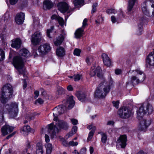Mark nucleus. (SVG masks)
<instances>
[{
	"mask_svg": "<svg viewBox=\"0 0 154 154\" xmlns=\"http://www.w3.org/2000/svg\"><path fill=\"white\" fill-rule=\"evenodd\" d=\"M111 21L113 23H115L116 21V18L114 16H111Z\"/></svg>",
	"mask_w": 154,
	"mask_h": 154,
	"instance_id": "obj_57",
	"label": "nucleus"
},
{
	"mask_svg": "<svg viewBox=\"0 0 154 154\" xmlns=\"http://www.w3.org/2000/svg\"><path fill=\"white\" fill-rule=\"evenodd\" d=\"M54 121L56 122L54 125V122L48 125V131L52 137L55 136L56 134L60 132L62 130H66L68 129L69 124L66 122L59 120L58 118L57 120Z\"/></svg>",
	"mask_w": 154,
	"mask_h": 154,
	"instance_id": "obj_4",
	"label": "nucleus"
},
{
	"mask_svg": "<svg viewBox=\"0 0 154 154\" xmlns=\"http://www.w3.org/2000/svg\"><path fill=\"white\" fill-rule=\"evenodd\" d=\"M84 0H74L73 2L75 6L80 5L84 2Z\"/></svg>",
	"mask_w": 154,
	"mask_h": 154,
	"instance_id": "obj_32",
	"label": "nucleus"
},
{
	"mask_svg": "<svg viewBox=\"0 0 154 154\" xmlns=\"http://www.w3.org/2000/svg\"><path fill=\"white\" fill-rule=\"evenodd\" d=\"M151 124V121L149 120H144L141 121L140 123L141 130L145 131L146 128Z\"/></svg>",
	"mask_w": 154,
	"mask_h": 154,
	"instance_id": "obj_19",
	"label": "nucleus"
},
{
	"mask_svg": "<svg viewBox=\"0 0 154 154\" xmlns=\"http://www.w3.org/2000/svg\"><path fill=\"white\" fill-rule=\"evenodd\" d=\"M51 50L50 44L46 43L41 45L38 47V50L41 55H44L49 52Z\"/></svg>",
	"mask_w": 154,
	"mask_h": 154,
	"instance_id": "obj_11",
	"label": "nucleus"
},
{
	"mask_svg": "<svg viewBox=\"0 0 154 154\" xmlns=\"http://www.w3.org/2000/svg\"><path fill=\"white\" fill-rule=\"evenodd\" d=\"M86 152V149L85 148H83L80 151V154H85Z\"/></svg>",
	"mask_w": 154,
	"mask_h": 154,
	"instance_id": "obj_51",
	"label": "nucleus"
},
{
	"mask_svg": "<svg viewBox=\"0 0 154 154\" xmlns=\"http://www.w3.org/2000/svg\"><path fill=\"white\" fill-rule=\"evenodd\" d=\"M94 127H96L95 126H94V125L92 124H91L89 125H88L87 127V128L90 130L91 129H93V128Z\"/></svg>",
	"mask_w": 154,
	"mask_h": 154,
	"instance_id": "obj_59",
	"label": "nucleus"
},
{
	"mask_svg": "<svg viewBox=\"0 0 154 154\" xmlns=\"http://www.w3.org/2000/svg\"><path fill=\"white\" fill-rule=\"evenodd\" d=\"M69 144L71 146H76L78 145V143L76 142H74L72 141H71L69 142Z\"/></svg>",
	"mask_w": 154,
	"mask_h": 154,
	"instance_id": "obj_45",
	"label": "nucleus"
},
{
	"mask_svg": "<svg viewBox=\"0 0 154 154\" xmlns=\"http://www.w3.org/2000/svg\"><path fill=\"white\" fill-rule=\"evenodd\" d=\"M62 144L63 146H66L68 145L67 142L64 139L62 140Z\"/></svg>",
	"mask_w": 154,
	"mask_h": 154,
	"instance_id": "obj_48",
	"label": "nucleus"
},
{
	"mask_svg": "<svg viewBox=\"0 0 154 154\" xmlns=\"http://www.w3.org/2000/svg\"><path fill=\"white\" fill-rule=\"evenodd\" d=\"M96 129V127H94L93 128V129H92L89 133L88 136L87 140L88 141H89L91 140L94 135V133Z\"/></svg>",
	"mask_w": 154,
	"mask_h": 154,
	"instance_id": "obj_31",
	"label": "nucleus"
},
{
	"mask_svg": "<svg viewBox=\"0 0 154 154\" xmlns=\"http://www.w3.org/2000/svg\"><path fill=\"white\" fill-rule=\"evenodd\" d=\"M58 92L60 94L63 93L65 92V90L63 88H60L59 89Z\"/></svg>",
	"mask_w": 154,
	"mask_h": 154,
	"instance_id": "obj_53",
	"label": "nucleus"
},
{
	"mask_svg": "<svg viewBox=\"0 0 154 154\" xmlns=\"http://www.w3.org/2000/svg\"><path fill=\"white\" fill-rule=\"evenodd\" d=\"M59 16H57L56 14L53 15L51 17V18L52 20H54L55 19L57 20V19L58 18Z\"/></svg>",
	"mask_w": 154,
	"mask_h": 154,
	"instance_id": "obj_55",
	"label": "nucleus"
},
{
	"mask_svg": "<svg viewBox=\"0 0 154 154\" xmlns=\"http://www.w3.org/2000/svg\"><path fill=\"white\" fill-rule=\"evenodd\" d=\"M119 116L122 119L128 118L131 115V111L126 107L120 108L118 112Z\"/></svg>",
	"mask_w": 154,
	"mask_h": 154,
	"instance_id": "obj_8",
	"label": "nucleus"
},
{
	"mask_svg": "<svg viewBox=\"0 0 154 154\" xmlns=\"http://www.w3.org/2000/svg\"><path fill=\"white\" fill-rule=\"evenodd\" d=\"M104 64L108 67L111 65V62L110 59L106 54L103 53L101 55Z\"/></svg>",
	"mask_w": 154,
	"mask_h": 154,
	"instance_id": "obj_18",
	"label": "nucleus"
},
{
	"mask_svg": "<svg viewBox=\"0 0 154 154\" xmlns=\"http://www.w3.org/2000/svg\"><path fill=\"white\" fill-rule=\"evenodd\" d=\"M119 101H113L112 102V103L113 104V106L117 109H118L119 108Z\"/></svg>",
	"mask_w": 154,
	"mask_h": 154,
	"instance_id": "obj_41",
	"label": "nucleus"
},
{
	"mask_svg": "<svg viewBox=\"0 0 154 154\" xmlns=\"http://www.w3.org/2000/svg\"><path fill=\"white\" fill-rule=\"evenodd\" d=\"M84 29L81 27L77 29L75 31L74 35L75 37L77 39L80 38L84 34Z\"/></svg>",
	"mask_w": 154,
	"mask_h": 154,
	"instance_id": "obj_22",
	"label": "nucleus"
},
{
	"mask_svg": "<svg viewBox=\"0 0 154 154\" xmlns=\"http://www.w3.org/2000/svg\"><path fill=\"white\" fill-rule=\"evenodd\" d=\"M72 124L73 125H76L78 123V120L75 119H71Z\"/></svg>",
	"mask_w": 154,
	"mask_h": 154,
	"instance_id": "obj_46",
	"label": "nucleus"
},
{
	"mask_svg": "<svg viewBox=\"0 0 154 154\" xmlns=\"http://www.w3.org/2000/svg\"><path fill=\"white\" fill-rule=\"evenodd\" d=\"M54 26H52L51 28L49 29H48L47 31V36L49 37V38H51V37L50 36V33L52 32L53 30L54 29Z\"/></svg>",
	"mask_w": 154,
	"mask_h": 154,
	"instance_id": "obj_40",
	"label": "nucleus"
},
{
	"mask_svg": "<svg viewBox=\"0 0 154 154\" xmlns=\"http://www.w3.org/2000/svg\"><path fill=\"white\" fill-rule=\"evenodd\" d=\"M102 136L101 141L103 143H105L107 140V136L105 133H102L101 134Z\"/></svg>",
	"mask_w": 154,
	"mask_h": 154,
	"instance_id": "obj_36",
	"label": "nucleus"
},
{
	"mask_svg": "<svg viewBox=\"0 0 154 154\" xmlns=\"http://www.w3.org/2000/svg\"><path fill=\"white\" fill-rule=\"evenodd\" d=\"M116 12V11L115 9L112 8L108 9L106 11V13L109 14H115Z\"/></svg>",
	"mask_w": 154,
	"mask_h": 154,
	"instance_id": "obj_39",
	"label": "nucleus"
},
{
	"mask_svg": "<svg viewBox=\"0 0 154 154\" xmlns=\"http://www.w3.org/2000/svg\"><path fill=\"white\" fill-rule=\"evenodd\" d=\"M135 72L137 73L135 76H132L131 79L130 83L133 85H136L143 81L145 79V75L143 72L139 69L133 70L131 73Z\"/></svg>",
	"mask_w": 154,
	"mask_h": 154,
	"instance_id": "obj_7",
	"label": "nucleus"
},
{
	"mask_svg": "<svg viewBox=\"0 0 154 154\" xmlns=\"http://www.w3.org/2000/svg\"><path fill=\"white\" fill-rule=\"evenodd\" d=\"M94 152V149L92 147H90V153L92 154L93 152Z\"/></svg>",
	"mask_w": 154,
	"mask_h": 154,
	"instance_id": "obj_64",
	"label": "nucleus"
},
{
	"mask_svg": "<svg viewBox=\"0 0 154 154\" xmlns=\"http://www.w3.org/2000/svg\"><path fill=\"white\" fill-rule=\"evenodd\" d=\"M122 148H124L126 146L127 137L125 135L121 136L117 140Z\"/></svg>",
	"mask_w": 154,
	"mask_h": 154,
	"instance_id": "obj_17",
	"label": "nucleus"
},
{
	"mask_svg": "<svg viewBox=\"0 0 154 154\" xmlns=\"http://www.w3.org/2000/svg\"><path fill=\"white\" fill-rule=\"evenodd\" d=\"M43 8L45 9H49L51 8L53 6V4L49 0H46L43 2Z\"/></svg>",
	"mask_w": 154,
	"mask_h": 154,
	"instance_id": "obj_24",
	"label": "nucleus"
},
{
	"mask_svg": "<svg viewBox=\"0 0 154 154\" xmlns=\"http://www.w3.org/2000/svg\"><path fill=\"white\" fill-rule=\"evenodd\" d=\"M57 6L58 10L63 13H65L69 10L68 14L69 15L71 14L70 13L73 11V9L69 8L68 4L64 2H61L59 3Z\"/></svg>",
	"mask_w": 154,
	"mask_h": 154,
	"instance_id": "obj_10",
	"label": "nucleus"
},
{
	"mask_svg": "<svg viewBox=\"0 0 154 154\" xmlns=\"http://www.w3.org/2000/svg\"><path fill=\"white\" fill-rule=\"evenodd\" d=\"M146 63L150 66H154V52H152L149 54L146 58Z\"/></svg>",
	"mask_w": 154,
	"mask_h": 154,
	"instance_id": "obj_20",
	"label": "nucleus"
},
{
	"mask_svg": "<svg viewBox=\"0 0 154 154\" xmlns=\"http://www.w3.org/2000/svg\"><path fill=\"white\" fill-rule=\"evenodd\" d=\"M66 109V104L65 106H58L57 110H55L53 113L54 117V121H56L57 120V116L63 113Z\"/></svg>",
	"mask_w": 154,
	"mask_h": 154,
	"instance_id": "obj_14",
	"label": "nucleus"
},
{
	"mask_svg": "<svg viewBox=\"0 0 154 154\" xmlns=\"http://www.w3.org/2000/svg\"><path fill=\"white\" fill-rule=\"evenodd\" d=\"M45 147L46 149V154H51L53 149V146L51 144L46 143L45 144Z\"/></svg>",
	"mask_w": 154,
	"mask_h": 154,
	"instance_id": "obj_28",
	"label": "nucleus"
},
{
	"mask_svg": "<svg viewBox=\"0 0 154 154\" xmlns=\"http://www.w3.org/2000/svg\"><path fill=\"white\" fill-rule=\"evenodd\" d=\"M19 0H9V2L10 4L13 5L16 4Z\"/></svg>",
	"mask_w": 154,
	"mask_h": 154,
	"instance_id": "obj_49",
	"label": "nucleus"
},
{
	"mask_svg": "<svg viewBox=\"0 0 154 154\" xmlns=\"http://www.w3.org/2000/svg\"><path fill=\"white\" fill-rule=\"evenodd\" d=\"M122 70L120 69H116L115 71V73L117 75H119L122 73Z\"/></svg>",
	"mask_w": 154,
	"mask_h": 154,
	"instance_id": "obj_47",
	"label": "nucleus"
},
{
	"mask_svg": "<svg viewBox=\"0 0 154 154\" xmlns=\"http://www.w3.org/2000/svg\"><path fill=\"white\" fill-rule=\"evenodd\" d=\"M18 104L17 103H12L10 106L6 105L5 106L0 105V123L2 124L4 121L3 114L6 113V109H7L10 117L12 118L16 117L18 112Z\"/></svg>",
	"mask_w": 154,
	"mask_h": 154,
	"instance_id": "obj_3",
	"label": "nucleus"
},
{
	"mask_svg": "<svg viewBox=\"0 0 154 154\" xmlns=\"http://www.w3.org/2000/svg\"><path fill=\"white\" fill-rule=\"evenodd\" d=\"M137 0H129L128 5L127 11L128 12L131 11L135 3Z\"/></svg>",
	"mask_w": 154,
	"mask_h": 154,
	"instance_id": "obj_29",
	"label": "nucleus"
},
{
	"mask_svg": "<svg viewBox=\"0 0 154 154\" xmlns=\"http://www.w3.org/2000/svg\"><path fill=\"white\" fill-rule=\"evenodd\" d=\"M88 21V19L86 18H85L84 20L82 23V28L84 29V28L85 26L87 25V22Z\"/></svg>",
	"mask_w": 154,
	"mask_h": 154,
	"instance_id": "obj_43",
	"label": "nucleus"
},
{
	"mask_svg": "<svg viewBox=\"0 0 154 154\" xmlns=\"http://www.w3.org/2000/svg\"><path fill=\"white\" fill-rule=\"evenodd\" d=\"M31 128L28 125L25 126L23 128L21 132L23 134H25L30 131Z\"/></svg>",
	"mask_w": 154,
	"mask_h": 154,
	"instance_id": "obj_30",
	"label": "nucleus"
},
{
	"mask_svg": "<svg viewBox=\"0 0 154 154\" xmlns=\"http://www.w3.org/2000/svg\"><path fill=\"white\" fill-rule=\"evenodd\" d=\"M96 74L100 79L101 82L96 90L95 97L97 98H103L105 97L109 92L110 88L113 85V82L111 76L109 75V82H106L102 74L101 68L99 66H93L91 69L90 75L91 76H93Z\"/></svg>",
	"mask_w": 154,
	"mask_h": 154,
	"instance_id": "obj_1",
	"label": "nucleus"
},
{
	"mask_svg": "<svg viewBox=\"0 0 154 154\" xmlns=\"http://www.w3.org/2000/svg\"><path fill=\"white\" fill-rule=\"evenodd\" d=\"M86 61L88 65H90L91 64V57H88L86 58Z\"/></svg>",
	"mask_w": 154,
	"mask_h": 154,
	"instance_id": "obj_44",
	"label": "nucleus"
},
{
	"mask_svg": "<svg viewBox=\"0 0 154 154\" xmlns=\"http://www.w3.org/2000/svg\"><path fill=\"white\" fill-rule=\"evenodd\" d=\"M153 111V107L151 104L148 103L146 106H144L143 104H142L139 110L137 111V118L140 120L143 118L145 114H151Z\"/></svg>",
	"mask_w": 154,
	"mask_h": 154,
	"instance_id": "obj_6",
	"label": "nucleus"
},
{
	"mask_svg": "<svg viewBox=\"0 0 154 154\" xmlns=\"http://www.w3.org/2000/svg\"><path fill=\"white\" fill-rule=\"evenodd\" d=\"M139 31H140V32L139 33H138L137 34L138 35H140L141 34L142 32V30H143V29H142V26L140 25V26H139Z\"/></svg>",
	"mask_w": 154,
	"mask_h": 154,
	"instance_id": "obj_58",
	"label": "nucleus"
},
{
	"mask_svg": "<svg viewBox=\"0 0 154 154\" xmlns=\"http://www.w3.org/2000/svg\"><path fill=\"white\" fill-rule=\"evenodd\" d=\"M66 35V33L64 30H62V34L60 35L56 38L54 40V44L57 46L61 44L64 41Z\"/></svg>",
	"mask_w": 154,
	"mask_h": 154,
	"instance_id": "obj_13",
	"label": "nucleus"
},
{
	"mask_svg": "<svg viewBox=\"0 0 154 154\" xmlns=\"http://www.w3.org/2000/svg\"><path fill=\"white\" fill-rule=\"evenodd\" d=\"M81 50L78 48L75 49L74 51L73 54L74 55L79 56L80 55Z\"/></svg>",
	"mask_w": 154,
	"mask_h": 154,
	"instance_id": "obj_38",
	"label": "nucleus"
},
{
	"mask_svg": "<svg viewBox=\"0 0 154 154\" xmlns=\"http://www.w3.org/2000/svg\"><path fill=\"white\" fill-rule=\"evenodd\" d=\"M42 38L41 32L39 31L35 32L31 36V42L33 45H37L41 42Z\"/></svg>",
	"mask_w": 154,
	"mask_h": 154,
	"instance_id": "obj_9",
	"label": "nucleus"
},
{
	"mask_svg": "<svg viewBox=\"0 0 154 154\" xmlns=\"http://www.w3.org/2000/svg\"><path fill=\"white\" fill-rule=\"evenodd\" d=\"M59 25L61 26H63L64 24V22L63 19L61 17L59 16L57 20Z\"/></svg>",
	"mask_w": 154,
	"mask_h": 154,
	"instance_id": "obj_34",
	"label": "nucleus"
},
{
	"mask_svg": "<svg viewBox=\"0 0 154 154\" xmlns=\"http://www.w3.org/2000/svg\"><path fill=\"white\" fill-rule=\"evenodd\" d=\"M36 151L37 154H43V146L42 143H38L37 144L36 147Z\"/></svg>",
	"mask_w": 154,
	"mask_h": 154,
	"instance_id": "obj_26",
	"label": "nucleus"
},
{
	"mask_svg": "<svg viewBox=\"0 0 154 154\" xmlns=\"http://www.w3.org/2000/svg\"><path fill=\"white\" fill-rule=\"evenodd\" d=\"M137 154H147L146 153L144 152L143 150H140L137 153Z\"/></svg>",
	"mask_w": 154,
	"mask_h": 154,
	"instance_id": "obj_63",
	"label": "nucleus"
},
{
	"mask_svg": "<svg viewBox=\"0 0 154 154\" xmlns=\"http://www.w3.org/2000/svg\"><path fill=\"white\" fill-rule=\"evenodd\" d=\"M16 133V132H13L12 134H9V135L7 136L6 137V139H8L9 138L13 137L15 134Z\"/></svg>",
	"mask_w": 154,
	"mask_h": 154,
	"instance_id": "obj_52",
	"label": "nucleus"
},
{
	"mask_svg": "<svg viewBox=\"0 0 154 154\" xmlns=\"http://www.w3.org/2000/svg\"><path fill=\"white\" fill-rule=\"evenodd\" d=\"M30 54L29 52L27 49L23 48L20 50L19 56L14 57L13 64L20 74H23L24 72V61L29 56Z\"/></svg>",
	"mask_w": 154,
	"mask_h": 154,
	"instance_id": "obj_2",
	"label": "nucleus"
},
{
	"mask_svg": "<svg viewBox=\"0 0 154 154\" xmlns=\"http://www.w3.org/2000/svg\"><path fill=\"white\" fill-rule=\"evenodd\" d=\"M147 1H145L142 4V10L143 13L144 14L146 15H148L149 14V11L147 8L146 6V3H147Z\"/></svg>",
	"mask_w": 154,
	"mask_h": 154,
	"instance_id": "obj_27",
	"label": "nucleus"
},
{
	"mask_svg": "<svg viewBox=\"0 0 154 154\" xmlns=\"http://www.w3.org/2000/svg\"><path fill=\"white\" fill-rule=\"evenodd\" d=\"M34 94H35V98L36 99L38 96L39 95V92L37 91H36L34 92Z\"/></svg>",
	"mask_w": 154,
	"mask_h": 154,
	"instance_id": "obj_56",
	"label": "nucleus"
},
{
	"mask_svg": "<svg viewBox=\"0 0 154 154\" xmlns=\"http://www.w3.org/2000/svg\"><path fill=\"white\" fill-rule=\"evenodd\" d=\"M114 122L113 121H108L107 124V125H113L114 124Z\"/></svg>",
	"mask_w": 154,
	"mask_h": 154,
	"instance_id": "obj_61",
	"label": "nucleus"
},
{
	"mask_svg": "<svg viewBox=\"0 0 154 154\" xmlns=\"http://www.w3.org/2000/svg\"><path fill=\"white\" fill-rule=\"evenodd\" d=\"M98 5L97 3L96 2L93 4L92 6L91 13H95L97 11V7Z\"/></svg>",
	"mask_w": 154,
	"mask_h": 154,
	"instance_id": "obj_35",
	"label": "nucleus"
},
{
	"mask_svg": "<svg viewBox=\"0 0 154 154\" xmlns=\"http://www.w3.org/2000/svg\"><path fill=\"white\" fill-rule=\"evenodd\" d=\"M77 130V127L76 126H74L71 130V132L72 133V134H75Z\"/></svg>",
	"mask_w": 154,
	"mask_h": 154,
	"instance_id": "obj_42",
	"label": "nucleus"
},
{
	"mask_svg": "<svg viewBox=\"0 0 154 154\" xmlns=\"http://www.w3.org/2000/svg\"><path fill=\"white\" fill-rule=\"evenodd\" d=\"M25 15L24 13L20 12L17 13L14 17V21L19 25L23 24L25 20Z\"/></svg>",
	"mask_w": 154,
	"mask_h": 154,
	"instance_id": "obj_12",
	"label": "nucleus"
},
{
	"mask_svg": "<svg viewBox=\"0 0 154 154\" xmlns=\"http://www.w3.org/2000/svg\"><path fill=\"white\" fill-rule=\"evenodd\" d=\"M75 94L78 99L82 102L88 100V97L82 91H77Z\"/></svg>",
	"mask_w": 154,
	"mask_h": 154,
	"instance_id": "obj_16",
	"label": "nucleus"
},
{
	"mask_svg": "<svg viewBox=\"0 0 154 154\" xmlns=\"http://www.w3.org/2000/svg\"><path fill=\"white\" fill-rule=\"evenodd\" d=\"M45 142L47 143H48L50 141L49 136L48 135L45 134Z\"/></svg>",
	"mask_w": 154,
	"mask_h": 154,
	"instance_id": "obj_50",
	"label": "nucleus"
},
{
	"mask_svg": "<svg viewBox=\"0 0 154 154\" xmlns=\"http://www.w3.org/2000/svg\"><path fill=\"white\" fill-rule=\"evenodd\" d=\"M67 89L68 91H72L73 90V88L71 85H69L67 87Z\"/></svg>",
	"mask_w": 154,
	"mask_h": 154,
	"instance_id": "obj_60",
	"label": "nucleus"
},
{
	"mask_svg": "<svg viewBox=\"0 0 154 154\" xmlns=\"http://www.w3.org/2000/svg\"><path fill=\"white\" fill-rule=\"evenodd\" d=\"M56 54L59 57H63L65 54V51L64 48L62 47H58L57 49Z\"/></svg>",
	"mask_w": 154,
	"mask_h": 154,
	"instance_id": "obj_23",
	"label": "nucleus"
},
{
	"mask_svg": "<svg viewBox=\"0 0 154 154\" xmlns=\"http://www.w3.org/2000/svg\"><path fill=\"white\" fill-rule=\"evenodd\" d=\"M21 41L19 38H16L13 41L11 44L12 47L16 48H19L20 47Z\"/></svg>",
	"mask_w": 154,
	"mask_h": 154,
	"instance_id": "obj_25",
	"label": "nucleus"
},
{
	"mask_svg": "<svg viewBox=\"0 0 154 154\" xmlns=\"http://www.w3.org/2000/svg\"><path fill=\"white\" fill-rule=\"evenodd\" d=\"M5 57V53L3 50L0 48V61L3 60Z\"/></svg>",
	"mask_w": 154,
	"mask_h": 154,
	"instance_id": "obj_33",
	"label": "nucleus"
},
{
	"mask_svg": "<svg viewBox=\"0 0 154 154\" xmlns=\"http://www.w3.org/2000/svg\"><path fill=\"white\" fill-rule=\"evenodd\" d=\"M73 96H71L68 98L66 100V105H68V108L69 109L72 108L75 104V102L73 100Z\"/></svg>",
	"mask_w": 154,
	"mask_h": 154,
	"instance_id": "obj_21",
	"label": "nucleus"
},
{
	"mask_svg": "<svg viewBox=\"0 0 154 154\" xmlns=\"http://www.w3.org/2000/svg\"><path fill=\"white\" fill-rule=\"evenodd\" d=\"M14 130V128L7 125L3 126L1 128L2 134L5 136L9 133L12 132Z\"/></svg>",
	"mask_w": 154,
	"mask_h": 154,
	"instance_id": "obj_15",
	"label": "nucleus"
},
{
	"mask_svg": "<svg viewBox=\"0 0 154 154\" xmlns=\"http://www.w3.org/2000/svg\"><path fill=\"white\" fill-rule=\"evenodd\" d=\"M27 86V84L26 82V81L25 80H24V83H23V88L24 89H25L26 87Z\"/></svg>",
	"mask_w": 154,
	"mask_h": 154,
	"instance_id": "obj_62",
	"label": "nucleus"
},
{
	"mask_svg": "<svg viewBox=\"0 0 154 154\" xmlns=\"http://www.w3.org/2000/svg\"><path fill=\"white\" fill-rule=\"evenodd\" d=\"M36 102L40 104H42L43 103V100L41 98H39L36 100Z\"/></svg>",
	"mask_w": 154,
	"mask_h": 154,
	"instance_id": "obj_54",
	"label": "nucleus"
},
{
	"mask_svg": "<svg viewBox=\"0 0 154 154\" xmlns=\"http://www.w3.org/2000/svg\"><path fill=\"white\" fill-rule=\"evenodd\" d=\"M73 78L75 81H79L82 77V75L79 74L75 75L73 76Z\"/></svg>",
	"mask_w": 154,
	"mask_h": 154,
	"instance_id": "obj_37",
	"label": "nucleus"
},
{
	"mask_svg": "<svg viewBox=\"0 0 154 154\" xmlns=\"http://www.w3.org/2000/svg\"><path fill=\"white\" fill-rule=\"evenodd\" d=\"M13 90L11 85L10 84L5 85L2 88L0 100L3 103H6L11 97Z\"/></svg>",
	"mask_w": 154,
	"mask_h": 154,
	"instance_id": "obj_5",
	"label": "nucleus"
}]
</instances>
